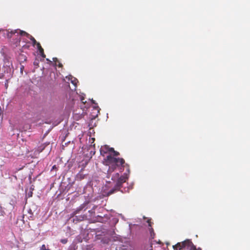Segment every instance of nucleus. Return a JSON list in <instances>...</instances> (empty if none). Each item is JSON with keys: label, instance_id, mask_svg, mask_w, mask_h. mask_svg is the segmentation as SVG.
I'll return each instance as SVG.
<instances>
[{"label": "nucleus", "instance_id": "nucleus-1", "mask_svg": "<svg viewBox=\"0 0 250 250\" xmlns=\"http://www.w3.org/2000/svg\"><path fill=\"white\" fill-rule=\"evenodd\" d=\"M104 163L106 165L109 166L107 173V177L111 178L113 181H116V183L113 188L110 189L106 193L107 196H109L115 192L119 191L122 187L123 183H125L128 179L126 175H124L120 176L118 172L113 173L117 167L120 169L125 167V165L128 167L127 164H125V161L123 158H115L112 157L111 155H107L104 159Z\"/></svg>", "mask_w": 250, "mask_h": 250}, {"label": "nucleus", "instance_id": "nucleus-2", "mask_svg": "<svg viewBox=\"0 0 250 250\" xmlns=\"http://www.w3.org/2000/svg\"><path fill=\"white\" fill-rule=\"evenodd\" d=\"M16 33L19 34L21 36H25L27 38H29L30 40L32 42L33 46H35V45H37V43H38V42H37L36 40L33 37L31 36L30 34H29L25 31L21 30L19 29L11 30L10 31H9L8 30H7L6 37L8 39H11L13 38V35H15Z\"/></svg>", "mask_w": 250, "mask_h": 250}, {"label": "nucleus", "instance_id": "nucleus-3", "mask_svg": "<svg viewBox=\"0 0 250 250\" xmlns=\"http://www.w3.org/2000/svg\"><path fill=\"white\" fill-rule=\"evenodd\" d=\"M173 248L174 250H201L200 249H196L189 240L185 241L181 243H177L173 246Z\"/></svg>", "mask_w": 250, "mask_h": 250}, {"label": "nucleus", "instance_id": "nucleus-4", "mask_svg": "<svg viewBox=\"0 0 250 250\" xmlns=\"http://www.w3.org/2000/svg\"><path fill=\"white\" fill-rule=\"evenodd\" d=\"M88 204V202H85L79 206L72 213V217L73 218V222L77 223L79 222L83 221L87 218L85 215H77Z\"/></svg>", "mask_w": 250, "mask_h": 250}, {"label": "nucleus", "instance_id": "nucleus-5", "mask_svg": "<svg viewBox=\"0 0 250 250\" xmlns=\"http://www.w3.org/2000/svg\"><path fill=\"white\" fill-rule=\"evenodd\" d=\"M114 151V149L112 147H109L107 146H104L100 149L101 154L107 153V152H112Z\"/></svg>", "mask_w": 250, "mask_h": 250}, {"label": "nucleus", "instance_id": "nucleus-6", "mask_svg": "<svg viewBox=\"0 0 250 250\" xmlns=\"http://www.w3.org/2000/svg\"><path fill=\"white\" fill-rule=\"evenodd\" d=\"M86 174H83L82 170H81L77 175L76 179L77 180H82L85 178Z\"/></svg>", "mask_w": 250, "mask_h": 250}, {"label": "nucleus", "instance_id": "nucleus-7", "mask_svg": "<svg viewBox=\"0 0 250 250\" xmlns=\"http://www.w3.org/2000/svg\"><path fill=\"white\" fill-rule=\"evenodd\" d=\"M37 47L40 53H41L42 52H43L44 51L42 47L41 44L40 43H37Z\"/></svg>", "mask_w": 250, "mask_h": 250}, {"label": "nucleus", "instance_id": "nucleus-8", "mask_svg": "<svg viewBox=\"0 0 250 250\" xmlns=\"http://www.w3.org/2000/svg\"><path fill=\"white\" fill-rule=\"evenodd\" d=\"M53 59L54 62H55L56 65L57 64V62H59L58 66L59 67H62V64L61 62H59V61L58 60L57 58H54Z\"/></svg>", "mask_w": 250, "mask_h": 250}, {"label": "nucleus", "instance_id": "nucleus-9", "mask_svg": "<svg viewBox=\"0 0 250 250\" xmlns=\"http://www.w3.org/2000/svg\"><path fill=\"white\" fill-rule=\"evenodd\" d=\"M44 148H45V146L43 145L38 147V148L37 149V151H38V153L41 152L44 149Z\"/></svg>", "mask_w": 250, "mask_h": 250}, {"label": "nucleus", "instance_id": "nucleus-10", "mask_svg": "<svg viewBox=\"0 0 250 250\" xmlns=\"http://www.w3.org/2000/svg\"><path fill=\"white\" fill-rule=\"evenodd\" d=\"M77 80L76 78H74L73 80H71V83L76 86L77 83Z\"/></svg>", "mask_w": 250, "mask_h": 250}, {"label": "nucleus", "instance_id": "nucleus-11", "mask_svg": "<svg viewBox=\"0 0 250 250\" xmlns=\"http://www.w3.org/2000/svg\"><path fill=\"white\" fill-rule=\"evenodd\" d=\"M113 157H114V156H117L120 155L119 152H118L115 150H114V151H113Z\"/></svg>", "mask_w": 250, "mask_h": 250}, {"label": "nucleus", "instance_id": "nucleus-12", "mask_svg": "<svg viewBox=\"0 0 250 250\" xmlns=\"http://www.w3.org/2000/svg\"><path fill=\"white\" fill-rule=\"evenodd\" d=\"M41 250H49L48 249L46 248V246L45 245H42L41 248Z\"/></svg>", "mask_w": 250, "mask_h": 250}, {"label": "nucleus", "instance_id": "nucleus-13", "mask_svg": "<svg viewBox=\"0 0 250 250\" xmlns=\"http://www.w3.org/2000/svg\"><path fill=\"white\" fill-rule=\"evenodd\" d=\"M61 242L62 244H66L67 242V240L66 239H62L61 240Z\"/></svg>", "mask_w": 250, "mask_h": 250}, {"label": "nucleus", "instance_id": "nucleus-14", "mask_svg": "<svg viewBox=\"0 0 250 250\" xmlns=\"http://www.w3.org/2000/svg\"><path fill=\"white\" fill-rule=\"evenodd\" d=\"M20 42H21V38H18L17 39V40H16V42H15V43H20Z\"/></svg>", "mask_w": 250, "mask_h": 250}, {"label": "nucleus", "instance_id": "nucleus-15", "mask_svg": "<svg viewBox=\"0 0 250 250\" xmlns=\"http://www.w3.org/2000/svg\"><path fill=\"white\" fill-rule=\"evenodd\" d=\"M149 230H150V233H151V235L152 236V234H154L153 229L152 228H150L149 229Z\"/></svg>", "mask_w": 250, "mask_h": 250}, {"label": "nucleus", "instance_id": "nucleus-16", "mask_svg": "<svg viewBox=\"0 0 250 250\" xmlns=\"http://www.w3.org/2000/svg\"><path fill=\"white\" fill-rule=\"evenodd\" d=\"M41 54V56L42 57V58H45V54L44 53V51L43 52H42L41 53H40Z\"/></svg>", "mask_w": 250, "mask_h": 250}, {"label": "nucleus", "instance_id": "nucleus-17", "mask_svg": "<svg viewBox=\"0 0 250 250\" xmlns=\"http://www.w3.org/2000/svg\"><path fill=\"white\" fill-rule=\"evenodd\" d=\"M38 64H39V61H38V60H36V61H35L34 62V65L38 66Z\"/></svg>", "mask_w": 250, "mask_h": 250}, {"label": "nucleus", "instance_id": "nucleus-18", "mask_svg": "<svg viewBox=\"0 0 250 250\" xmlns=\"http://www.w3.org/2000/svg\"><path fill=\"white\" fill-rule=\"evenodd\" d=\"M147 223L148 224V226L151 227V220L150 219H148L147 221Z\"/></svg>", "mask_w": 250, "mask_h": 250}, {"label": "nucleus", "instance_id": "nucleus-19", "mask_svg": "<svg viewBox=\"0 0 250 250\" xmlns=\"http://www.w3.org/2000/svg\"><path fill=\"white\" fill-rule=\"evenodd\" d=\"M94 208L95 207H93V208H92L91 210H89V212L91 214L93 213H94Z\"/></svg>", "mask_w": 250, "mask_h": 250}, {"label": "nucleus", "instance_id": "nucleus-20", "mask_svg": "<svg viewBox=\"0 0 250 250\" xmlns=\"http://www.w3.org/2000/svg\"><path fill=\"white\" fill-rule=\"evenodd\" d=\"M81 101H82V102L83 104L85 103H86V101H84V98L83 97H82L81 98Z\"/></svg>", "mask_w": 250, "mask_h": 250}, {"label": "nucleus", "instance_id": "nucleus-21", "mask_svg": "<svg viewBox=\"0 0 250 250\" xmlns=\"http://www.w3.org/2000/svg\"><path fill=\"white\" fill-rule=\"evenodd\" d=\"M8 86V81L6 80V83H5V86L6 88H7Z\"/></svg>", "mask_w": 250, "mask_h": 250}, {"label": "nucleus", "instance_id": "nucleus-22", "mask_svg": "<svg viewBox=\"0 0 250 250\" xmlns=\"http://www.w3.org/2000/svg\"><path fill=\"white\" fill-rule=\"evenodd\" d=\"M32 196V192H30V193H28V197H31Z\"/></svg>", "mask_w": 250, "mask_h": 250}]
</instances>
